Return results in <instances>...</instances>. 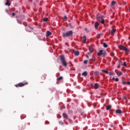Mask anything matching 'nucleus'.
Returning <instances> with one entry per match:
<instances>
[{
  "label": "nucleus",
  "mask_w": 130,
  "mask_h": 130,
  "mask_svg": "<svg viewBox=\"0 0 130 130\" xmlns=\"http://www.w3.org/2000/svg\"><path fill=\"white\" fill-rule=\"evenodd\" d=\"M87 75V71H84L83 73H82V75L84 76V77H86Z\"/></svg>",
  "instance_id": "2eb2a0df"
},
{
  "label": "nucleus",
  "mask_w": 130,
  "mask_h": 130,
  "mask_svg": "<svg viewBox=\"0 0 130 130\" xmlns=\"http://www.w3.org/2000/svg\"><path fill=\"white\" fill-rule=\"evenodd\" d=\"M118 48L121 50H123V51H126V52H129V50L125 48V47L123 46V45H119Z\"/></svg>",
  "instance_id": "7ed1b4c3"
},
{
  "label": "nucleus",
  "mask_w": 130,
  "mask_h": 130,
  "mask_svg": "<svg viewBox=\"0 0 130 130\" xmlns=\"http://www.w3.org/2000/svg\"><path fill=\"white\" fill-rule=\"evenodd\" d=\"M122 85H125V84H126V82H125V81H123V82H122Z\"/></svg>",
  "instance_id": "72a5a7b5"
},
{
  "label": "nucleus",
  "mask_w": 130,
  "mask_h": 130,
  "mask_svg": "<svg viewBox=\"0 0 130 130\" xmlns=\"http://www.w3.org/2000/svg\"><path fill=\"white\" fill-rule=\"evenodd\" d=\"M102 72L103 73H105V74H109V72L106 70H103Z\"/></svg>",
  "instance_id": "6ab92c4d"
},
{
  "label": "nucleus",
  "mask_w": 130,
  "mask_h": 130,
  "mask_svg": "<svg viewBox=\"0 0 130 130\" xmlns=\"http://www.w3.org/2000/svg\"><path fill=\"white\" fill-rule=\"evenodd\" d=\"M35 117V118H38V114H36Z\"/></svg>",
  "instance_id": "473e14b6"
},
{
  "label": "nucleus",
  "mask_w": 130,
  "mask_h": 130,
  "mask_svg": "<svg viewBox=\"0 0 130 130\" xmlns=\"http://www.w3.org/2000/svg\"><path fill=\"white\" fill-rule=\"evenodd\" d=\"M110 34H112V35H114V33H115V29H112L110 31Z\"/></svg>",
  "instance_id": "f8f14e48"
},
{
  "label": "nucleus",
  "mask_w": 130,
  "mask_h": 130,
  "mask_svg": "<svg viewBox=\"0 0 130 130\" xmlns=\"http://www.w3.org/2000/svg\"><path fill=\"white\" fill-rule=\"evenodd\" d=\"M90 60H93V61H96V59L95 58H92L90 59Z\"/></svg>",
  "instance_id": "7c9ffc66"
},
{
  "label": "nucleus",
  "mask_w": 130,
  "mask_h": 130,
  "mask_svg": "<svg viewBox=\"0 0 130 130\" xmlns=\"http://www.w3.org/2000/svg\"><path fill=\"white\" fill-rule=\"evenodd\" d=\"M62 116L63 118H65V119H68V118H69V116L68 115V114L66 113H63L62 114Z\"/></svg>",
  "instance_id": "423d86ee"
},
{
  "label": "nucleus",
  "mask_w": 130,
  "mask_h": 130,
  "mask_svg": "<svg viewBox=\"0 0 130 130\" xmlns=\"http://www.w3.org/2000/svg\"><path fill=\"white\" fill-rule=\"evenodd\" d=\"M67 19H68V17L67 16H64L63 18L64 21H67Z\"/></svg>",
  "instance_id": "2f4dec72"
},
{
  "label": "nucleus",
  "mask_w": 130,
  "mask_h": 130,
  "mask_svg": "<svg viewBox=\"0 0 130 130\" xmlns=\"http://www.w3.org/2000/svg\"><path fill=\"white\" fill-rule=\"evenodd\" d=\"M63 78L62 76L59 77V78H57V81H60L61 80H62Z\"/></svg>",
  "instance_id": "aec40b11"
},
{
  "label": "nucleus",
  "mask_w": 130,
  "mask_h": 130,
  "mask_svg": "<svg viewBox=\"0 0 130 130\" xmlns=\"http://www.w3.org/2000/svg\"><path fill=\"white\" fill-rule=\"evenodd\" d=\"M116 113H117L118 114H121V113H122L121 110L117 109L115 111Z\"/></svg>",
  "instance_id": "9b49d317"
},
{
  "label": "nucleus",
  "mask_w": 130,
  "mask_h": 130,
  "mask_svg": "<svg viewBox=\"0 0 130 130\" xmlns=\"http://www.w3.org/2000/svg\"><path fill=\"white\" fill-rule=\"evenodd\" d=\"M83 63H84V64H87V63H88V60H85L83 61Z\"/></svg>",
  "instance_id": "a878e982"
},
{
  "label": "nucleus",
  "mask_w": 130,
  "mask_h": 130,
  "mask_svg": "<svg viewBox=\"0 0 130 130\" xmlns=\"http://www.w3.org/2000/svg\"><path fill=\"white\" fill-rule=\"evenodd\" d=\"M109 76H114V72H110Z\"/></svg>",
  "instance_id": "b1692460"
},
{
  "label": "nucleus",
  "mask_w": 130,
  "mask_h": 130,
  "mask_svg": "<svg viewBox=\"0 0 130 130\" xmlns=\"http://www.w3.org/2000/svg\"><path fill=\"white\" fill-rule=\"evenodd\" d=\"M100 22H101L102 24H104V23H105V20L104 19H102L101 20H100Z\"/></svg>",
  "instance_id": "4be33fe9"
},
{
  "label": "nucleus",
  "mask_w": 130,
  "mask_h": 130,
  "mask_svg": "<svg viewBox=\"0 0 130 130\" xmlns=\"http://www.w3.org/2000/svg\"><path fill=\"white\" fill-rule=\"evenodd\" d=\"M89 52H90V53H92L93 52V51H94L93 47H92V46L89 47Z\"/></svg>",
  "instance_id": "1a4fd4ad"
},
{
  "label": "nucleus",
  "mask_w": 130,
  "mask_h": 130,
  "mask_svg": "<svg viewBox=\"0 0 130 130\" xmlns=\"http://www.w3.org/2000/svg\"><path fill=\"white\" fill-rule=\"evenodd\" d=\"M86 40H87V39H86V36H83V41H82V42H83V43H86Z\"/></svg>",
  "instance_id": "ddd939ff"
},
{
  "label": "nucleus",
  "mask_w": 130,
  "mask_h": 130,
  "mask_svg": "<svg viewBox=\"0 0 130 130\" xmlns=\"http://www.w3.org/2000/svg\"><path fill=\"white\" fill-rule=\"evenodd\" d=\"M60 59L61 60V62L62 64V66H63V67H67V61H66V58L64 57V56L63 55H61L60 56Z\"/></svg>",
  "instance_id": "f257e3e1"
},
{
  "label": "nucleus",
  "mask_w": 130,
  "mask_h": 130,
  "mask_svg": "<svg viewBox=\"0 0 130 130\" xmlns=\"http://www.w3.org/2000/svg\"><path fill=\"white\" fill-rule=\"evenodd\" d=\"M111 127H112L113 126V125L112 124H111Z\"/></svg>",
  "instance_id": "49530a36"
},
{
  "label": "nucleus",
  "mask_w": 130,
  "mask_h": 130,
  "mask_svg": "<svg viewBox=\"0 0 130 130\" xmlns=\"http://www.w3.org/2000/svg\"><path fill=\"white\" fill-rule=\"evenodd\" d=\"M115 80L116 81V82H118V78H116Z\"/></svg>",
  "instance_id": "ea45409f"
},
{
  "label": "nucleus",
  "mask_w": 130,
  "mask_h": 130,
  "mask_svg": "<svg viewBox=\"0 0 130 130\" xmlns=\"http://www.w3.org/2000/svg\"><path fill=\"white\" fill-rule=\"evenodd\" d=\"M71 112H72V111H71V110L68 111V113H70Z\"/></svg>",
  "instance_id": "a19ab883"
},
{
  "label": "nucleus",
  "mask_w": 130,
  "mask_h": 130,
  "mask_svg": "<svg viewBox=\"0 0 130 130\" xmlns=\"http://www.w3.org/2000/svg\"><path fill=\"white\" fill-rule=\"evenodd\" d=\"M21 119H23V118H22V117H21Z\"/></svg>",
  "instance_id": "09e8293b"
},
{
  "label": "nucleus",
  "mask_w": 130,
  "mask_h": 130,
  "mask_svg": "<svg viewBox=\"0 0 130 130\" xmlns=\"http://www.w3.org/2000/svg\"><path fill=\"white\" fill-rule=\"evenodd\" d=\"M72 35H73V31L72 30H70L67 32H63L62 34V37L64 38L66 37H70V36H72Z\"/></svg>",
  "instance_id": "f03ea898"
},
{
  "label": "nucleus",
  "mask_w": 130,
  "mask_h": 130,
  "mask_svg": "<svg viewBox=\"0 0 130 130\" xmlns=\"http://www.w3.org/2000/svg\"><path fill=\"white\" fill-rule=\"evenodd\" d=\"M97 104H94L93 105V107H94V108H96V106Z\"/></svg>",
  "instance_id": "c9c22d12"
},
{
  "label": "nucleus",
  "mask_w": 130,
  "mask_h": 130,
  "mask_svg": "<svg viewBox=\"0 0 130 130\" xmlns=\"http://www.w3.org/2000/svg\"><path fill=\"white\" fill-rule=\"evenodd\" d=\"M126 88H125V90H126Z\"/></svg>",
  "instance_id": "3c124183"
},
{
  "label": "nucleus",
  "mask_w": 130,
  "mask_h": 130,
  "mask_svg": "<svg viewBox=\"0 0 130 130\" xmlns=\"http://www.w3.org/2000/svg\"><path fill=\"white\" fill-rule=\"evenodd\" d=\"M51 35V32L49 31H47L46 32V37H49Z\"/></svg>",
  "instance_id": "9d476101"
},
{
  "label": "nucleus",
  "mask_w": 130,
  "mask_h": 130,
  "mask_svg": "<svg viewBox=\"0 0 130 130\" xmlns=\"http://www.w3.org/2000/svg\"><path fill=\"white\" fill-rule=\"evenodd\" d=\"M121 74H122L121 72H120L117 73V75L118 77H120V76H121Z\"/></svg>",
  "instance_id": "c85d7f7f"
},
{
  "label": "nucleus",
  "mask_w": 130,
  "mask_h": 130,
  "mask_svg": "<svg viewBox=\"0 0 130 130\" xmlns=\"http://www.w3.org/2000/svg\"><path fill=\"white\" fill-rule=\"evenodd\" d=\"M115 5V1H112L111 3V6H114Z\"/></svg>",
  "instance_id": "bb28decb"
},
{
  "label": "nucleus",
  "mask_w": 130,
  "mask_h": 130,
  "mask_svg": "<svg viewBox=\"0 0 130 130\" xmlns=\"http://www.w3.org/2000/svg\"><path fill=\"white\" fill-rule=\"evenodd\" d=\"M85 30H87V28H85Z\"/></svg>",
  "instance_id": "8fccbe9b"
},
{
  "label": "nucleus",
  "mask_w": 130,
  "mask_h": 130,
  "mask_svg": "<svg viewBox=\"0 0 130 130\" xmlns=\"http://www.w3.org/2000/svg\"><path fill=\"white\" fill-rule=\"evenodd\" d=\"M112 56H114V53H112Z\"/></svg>",
  "instance_id": "37998d69"
},
{
  "label": "nucleus",
  "mask_w": 130,
  "mask_h": 130,
  "mask_svg": "<svg viewBox=\"0 0 130 130\" xmlns=\"http://www.w3.org/2000/svg\"><path fill=\"white\" fill-rule=\"evenodd\" d=\"M59 124H61V125L64 124V123L61 121H59Z\"/></svg>",
  "instance_id": "cd10ccee"
},
{
  "label": "nucleus",
  "mask_w": 130,
  "mask_h": 130,
  "mask_svg": "<svg viewBox=\"0 0 130 130\" xmlns=\"http://www.w3.org/2000/svg\"><path fill=\"white\" fill-rule=\"evenodd\" d=\"M123 66H124V67H126V62H123Z\"/></svg>",
  "instance_id": "f704fd0d"
},
{
  "label": "nucleus",
  "mask_w": 130,
  "mask_h": 130,
  "mask_svg": "<svg viewBox=\"0 0 130 130\" xmlns=\"http://www.w3.org/2000/svg\"><path fill=\"white\" fill-rule=\"evenodd\" d=\"M43 78L44 80H45V77H44V76L43 77Z\"/></svg>",
  "instance_id": "c03bdc74"
},
{
  "label": "nucleus",
  "mask_w": 130,
  "mask_h": 130,
  "mask_svg": "<svg viewBox=\"0 0 130 130\" xmlns=\"http://www.w3.org/2000/svg\"><path fill=\"white\" fill-rule=\"evenodd\" d=\"M74 54L76 56H78V55H79V54H80V52H79V51H76L74 52Z\"/></svg>",
  "instance_id": "dca6fc26"
},
{
  "label": "nucleus",
  "mask_w": 130,
  "mask_h": 130,
  "mask_svg": "<svg viewBox=\"0 0 130 130\" xmlns=\"http://www.w3.org/2000/svg\"><path fill=\"white\" fill-rule=\"evenodd\" d=\"M43 21L44 22H47V21H48V18H46V17H45V18H43Z\"/></svg>",
  "instance_id": "412c9836"
},
{
  "label": "nucleus",
  "mask_w": 130,
  "mask_h": 130,
  "mask_svg": "<svg viewBox=\"0 0 130 130\" xmlns=\"http://www.w3.org/2000/svg\"><path fill=\"white\" fill-rule=\"evenodd\" d=\"M99 26V22H95L94 23V27L95 28V29H98V27Z\"/></svg>",
  "instance_id": "6e6552de"
},
{
  "label": "nucleus",
  "mask_w": 130,
  "mask_h": 130,
  "mask_svg": "<svg viewBox=\"0 0 130 130\" xmlns=\"http://www.w3.org/2000/svg\"><path fill=\"white\" fill-rule=\"evenodd\" d=\"M112 106L111 105H109V106H107L106 107V110H109L111 108Z\"/></svg>",
  "instance_id": "f3484780"
},
{
  "label": "nucleus",
  "mask_w": 130,
  "mask_h": 130,
  "mask_svg": "<svg viewBox=\"0 0 130 130\" xmlns=\"http://www.w3.org/2000/svg\"><path fill=\"white\" fill-rule=\"evenodd\" d=\"M120 63H121V61L119 60V64L117 66L118 69H119V68H120Z\"/></svg>",
  "instance_id": "5701e85b"
},
{
  "label": "nucleus",
  "mask_w": 130,
  "mask_h": 130,
  "mask_svg": "<svg viewBox=\"0 0 130 130\" xmlns=\"http://www.w3.org/2000/svg\"><path fill=\"white\" fill-rule=\"evenodd\" d=\"M126 84L127 85H130V82L129 81H127V82H126Z\"/></svg>",
  "instance_id": "e433bc0d"
},
{
  "label": "nucleus",
  "mask_w": 130,
  "mask_h": 130,
  "mask_svg": "<svg viewBox=\"0 0 130 130\" xmlns=\"http://www.w3.org/2000/svg\"><path fill=\"white\" fill-rule=\"evenodd\" d=\"M26 85H28V82H25V83L20 82L18 84L15 85V87H16V88H19L21 87H24V86H26Z\"/></svg>",
  "instance_id": "20e7f679"
},
{
  "label": "nucleus",
  "mask_w": 130,
  "mask_h": 130,
  "mask_svg": "<svg viewBox=\"0 0 130 130\" xmlns=\"http://www.w3.org/2000/svg\"><path fill=\"white\" fill-rule=\"evenodd\" d=\"M94 89H98L99 87H100V84H98V83H95L94 86H93Z\"/></svg>",
  "instance_id": "0eeeda50"
},
{
  "label": "nucleus",
  "mask_w": 130,
  "mask_h": 130,
  "mask_svg": "<svg viewBox=\"0 0 130 130\" xmlns=\"http://www.w3.org/2000/svg\"><path fill=\"white\" fill-rule=\"evenodd\" d=\"M102 18V16H99L98 15H97L96 19H101Z\"/></svg>",
  "instance_id": "c756f323"
},
{
  "label": "nucleus",
  "mask_w": 130,
  "mask_h": 130,
  "mask_svg": "<svg viewBox=\"0 0 130 130\" xmlns=\"http://www.w3.org/2000/svg\"><path fill=\"white\" fill-rule=\"evenodd\" d=\"M123 98L124 100H126V96H124Z\"/></svg>",
  "instance_id": "4c0bfd02"
},
{
  "label": "nucleus",
  "mask_w": 130,
  "mask_h": 130,
  "mask_svg": "<svg viewBox=\"0 0 130 130\" xmlns=\"http://www.w3.org/2000/svg\"><path fill=\"white\" fill-rule=\"evenodd\" d=\"M6 2H7L5 3V5L10 7V6H11V4L9 3V0H6Z\"/></svg>",
  "instance_id": "4468645a"
},
{
  "label": "nucleus",
  "mask_w": 130,
  "mask_h": 130,
  "mask_svg": "<svg viewBox=\"0 0 130 130\" xmlns=\"http://www.w3.org/2000/svg\"><path fill=\"white\" fill-rule=\"evenodd\" d=\"M98 55L99 56L101 55H104V56H105V55H106V52L105 51H103V50H101L99 51V52L98 53Z\"/></svg>",
  "instance_id": "39448f33"
},
{
  "label": "nucleus",
  "mask_w": 130,
  "mask_h": 130,
  "mask_svg": "<svg viewBox=\"0 0 130 130\" xmlns=\"http://www.w3.org/2000/svg\"><path fill=\"white\" fill-rule=\"evenodd\" d=\"M112 80H113V81H114V80H115V78H114V77H113Z\"/></svg>",
  "instance_id": "79ce46f5"
},
{
  "label": "nucleus",
  "mask_w": 130,
  "mask_h": 130,
  "mask_svg": "<svg viewBox=\"0 0 130 130\" xmlns=\"http://www.w3.org/2000/svg\"><path fill=\"white\" fill-rule=\"evenodd\" d=\"M98 75H99V72H98V71L94 72V75L95 76H98Z\"/></svg>",
  "instance_id": "393cba45"
},
{
  "label": "nucleus",
  "mask_w": 130,
  "mask_h": 130,
  "mask_svg": "<svg viewBox=\"0 0 130 130\" xmlns=\"http://www.w3.org/2000/svg\"><path fill=\"white\" fill-rule=\"evenodd\" d=\"M124 5H126V2H124Z\"/></svg>",
  "instance_id": "a18cd8bd"
},
{
  "label": "nucleus",
  "mask_w": 130,
  "mask_h": 130,
  "mask_svg": "<svg viewBox=\"0 0 130 130\" xmlns=\"http://www.w3.org/2000/svg\"><path fill=\"white\" fill-rule=\"evenodd\" d=\"M103 44V46H104V47H105V48H107L108 46H107V44H106V43H104Z\"/></svg>",
  "instance_id": "a211bd4d"
},
{
  "label": "nucleus",
  "mask_w": 130,
  "mask_h": 130,
  "mask_svg": "<svg viewBox=\"0 0 130 130\" xmlns=\"http://www.w3.org/2000/svg\"><path fill=\"white\" fill-rule=\"evenodd\" d=\"M12 15L13 17H14L15 16L16 14H15V13H13Z\"/></svg>",
  "instance_id": "58836bf2"
},
{
  "label": "nucleus",
  "mask_w": 130,
  "mask_h": 130,
  "mask_svg": "<svg viewBox=\"0 0 130 130\" xmlns=\"http://www.w3.org/2000/svg\"><path fill=\"white\" fill-rule=\"evenodd\" d=\"M88 54H90V53L88 52Z\"/></svg>",
  "instance_id": "de8ad7c7"
}]
</instances>
